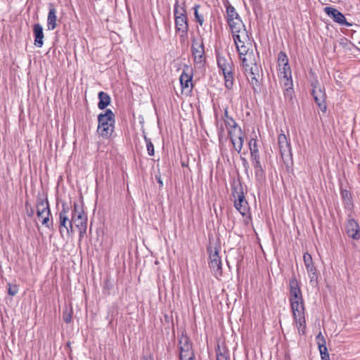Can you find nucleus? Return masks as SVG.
<instances>
[{
    "label": "nucleus",
    "mask_w": 360,
    "mask_h": 360,
    "mask_svg": "<svg viewBox=\"0 0 360 360\" xmlns=\"http://www.w3.org/2000/svg\"><path fill=\"white\" fill-rule=\"evenodd\" d=\"M187 16L186 8H180L179 0H175L174 5V18Z\"/></svg>",
    "instance_id": "29"
},
{
    "label": "nucleus",
    "mask_w": 360,
    "mask_h": 360,
    "mask_svg": "<svg viewBox=\"0 0 360 360\" xmlns=\"http://www.w3.org/2000/svg\"><path fill=\"white\" fill-rule=\"evenodd\" d=\"M319 352L323 360H330L327 348L321 349V351H319Z\"/></svg>",
    "instance_id": "47"
},
{
    "label": "nucleus",
    "mask_w": 360,
    "mask_h": 360,
    "mask_svg": "<svg viewBox=\"0 0 360 360\" xmlns=\"http://www.w3.org/2000/svg\"><path fill=\"white\" fill-rule=\"evenodd\" d=\"M309 276L310 278V283H313L314 281L316 282L318 278V275L316 272V267L314 265L309 266V267H306Z\"/></svg>",
    "instance_id": "32"
},
{
    "label": "nucleus",
    "mask_w": 360,
    "mask_h": 360,
    "mask_svg": "<svg viewBox=\"0 0 360 360\" xmlns=\"http://www.w3.org/2000/svg\"><path fill=\"white\" fill-rule=\"evenodd\" d=\"M340 194H341L342 198L343 199L344 202L347 205L352 204V193L349 191H347L346 189H341Z\"/></svg>",
    "instance_id": "33"
},
{
    "label": "nucleus",
    "mask_w": 360,
    "mask_h": 360,
    "mask_svg": "<svg viewBox=\"0 0 360 360\" xmlns=\"http://www.w3.org/2000/svg\"><path fill=\"white\" fill-rule=\"evenodd\" d=\"M224 123L226 127L228 129V131L229 130H236V129L240 128L238 124L236 122V121L229 115L228 108H226L224 110Z\"/></svg>",
    "instance_id": "23"
},
{
    "label": "nucleus",
    "mask_w": 360,
    "mask_h": 360,
    "mask_svg": "<svg viewBox=\"0 0 360 360\" xmlns=\"http://www.w3.org/2000/svg\"><path fill=\"white\" fill-rule=\"evenodd\" d=\"M51 215H48V213H45L43 215V217H41L42 219L41 224L44 225L46 227L51 230H53V220L49 219V217Z\"/></svg>",
    "instance_id": "37"
},
{
    "label": "nucleus",
    "mask_w": 360,
    "mask_h": 360,
    "mask_svg": "<svg viewBox=\"0 0 360 360\" xmlns=\"http://www.w3.org/2000/svg\"><path fill=\"white\" fill-rule=\"evenodd\" d=\"M289 290L290 297L289 301H303L302 293L300 283L296 278L295 276L293 275L289 280Z\"/></svg>",
    "instance_id": "12"
},
{
    "label": "nucleus",
    "mask_w": 360,
    "mask_h": 360,
    "mask_svg": "<svg viewBox=\"0 0 360 360\" xmlns=\"http://www.w3.org/2000/svg\"><path fill=\"white\" fill-rule=\"evenodd\" d=\"M98 134L103 139L111 136L115 129V115L110 109H108L105 113H101L98 116Z\"/></svg>",
    "instance_id": "1"
},
{
    "label": "nucleus",
    "mask_w": 360,
    "mask_h": 360,
    "mask_svg": "<svg viewBox=\"0 0 360 360\" xmlns=\"http://www.w3.org/2000/svg\"><path fill=\"white\" fill-rule=\"evenodd\" d=\"M179 345L180 349V359L184 358V356H191V354H193L190 339L184 333H182L181 336L179 338Z\"/></svg>",
    "instance_id": "14"
},
{
    "label": "nucleus",
    "mask_w": 360,
    "mask_h": 360,
    "mask_svg": "<svg viewBox=\"0 0 360 360\" xmlns=\"http://www.w3.org/2000/svg\"><path fill=\"white\" fill-rule=\"evenodd\" d=\"M279 71H280V76L282 77L283 76H290L292 75L291 69L289 64H287V66L285 65H281V67H279Z\"/></svg>",
    "instance_id": "38"
},
{
    "label": "nucleus",
    "mask_w": 360,
    "mask_h": 360,
    "mask_svg": "<svg viewBox=\"0 0 360 360\" xmlns=\"http://www.w3.org/2000/svg\"><path fill=\"white\" fill-rule=\"evenodd\" d=\"M346 233L347 236L352 239L358 240L360 238V227L358 222L353 218L347 219L346 224Z\"/></svg>",
    "instance_id": "17"
},
{
    "label": "nucleus",
    "mask_w": 360,
    "mask_h": 360,
    "mask_svg": "<svg viewBox=\"0 0 360 360\" xmlns=\"http://www.w3.org/2000/svg\"><path fill=\"white\" fill-rule=\"evenodd\" d=\"M249 147L250 150V154L254 153V151H255L257 153H259V149L257 147L256 139H251V140L249 142Z\"/></svg>",
    "instance_id": "41"
},
{
    "label": "nucleus",
    "mask_w": 360,
    "mask_h": 360,
    "mask_svg": "<svg viewBox=\"0 0 360 360\" xmlns=\"http://www.w3.org/2000/svg\"><path fill=\"white\" fill-rule=\"evenodd\" d=\"M72 309H65L63 312V319L66 323H70L72 321Z\"/></svg>",
    "instance_id": "40"
},
{
    "label": "nucleus",
    "mask_w": 360,
    "mask_h": 360,
    "mask_svg": "<svg viewBox=\"0 0 360 360\" xmlns=\"http://www.w3.org/2000/svg\"><path fill=\"white\" fill-rule=\"evenodd\" d=\"M174 29L176 33L179 34L181 41L184 42L189 29L188 16L174 18Z\"/></svg>",
    "instance_id": "11"
},
{
    "label": "nucleus",
    "mask_w": 360,
    "mask_h": 360,
    "mask_svg": "<svg viewBox=\"0 0 360 360\" xmlns=\"http://www.w3.org/2000/svg\"><path fill=\"white\" fill-rule=\"evenodd\" d=\"M8 294L11 296H15L18 292V287L17 285L8 284Z\"/></svg>",
    "instance_id": "44"
},
{
    "label": "nucleus",
    "mask_w": 360,
    "mask_h": 360,
    "mask_svg": "<svg viewBox=\"0 0 360 360\" xmlns=\"http://www.w3.org/2000/svg\"><path fill=\"white\" fill-rule=\"evenodd\" d=\"M200 7V6L199 4H195L194 6L193 7V9L194 11V17H195L196 22L200 26H202L204 23L205 20H204L203 15L198 13V9Z\"/></svg>",
    "instance_id": "31"
},
{
    "label": "nucleus",
    "mask_w": 360,
    "mask_h": 360,
    "mask_svg": "<svg viewBox=\"0 0 360 360\" xmlns=\"http://www.w3.org/2000/svg\"><path fill=\"white\" fill-rule=\"evenodd\" d=\"M45 213L51 215L47 198H39L37 202V214L38 217H43Z\"/></svg>",
    "instance_id": "20"
},
{
    "label": "nucleus",
    "mask_w": 360,
    "mask_h": 360,
    "mask_svg": "<svg viewBox=\"0 0 360 360\" xmlns=\"http://www.w3.org/2000/svg\"><path fill=\"white\" fill-rule=\"evenodd\" d=\"M217 63L219 70L223 72L229 70H234V65L231 58L227 55L226 56L223 53L217 52Z\"/></svg>",
    "instance_id": "13"
},
{
    "label": "nucleus",
    "mask_w": 360,
    "mask_h": 360,
    "mask_svg": "<svg viewBox=\"0 0 360 360\" xmlns=\"http://www.w3.org/2000/svg\"><path fill=\"white\" fill-rule=\"evenodd\" d=\"M98 97L99 99V102L98 103V107L99 109L103 110L110 105L111 98L107 93L104 91H100L98 93Z\"/></svg>",
    "instance_id": "24"
},
{
    "label": "nucleus",
    "mask_w": 360,
    "mask_h": 360,
    "mask_svg": "<svg viewBox=\"0 0 360 360\" xmlns=\"http://www.w3.org/2000/svg\"><path fill=\"white\" fill-rule=\"evenodd\" d=\"M207 252H209L210 255V268L213 270L216 276H221V260L219 255V250L217 248H215L214 250L213 251L212 248H208Z\"/></svg>",
    "instance_id": "10"
},
{
    "label": "nucleus",
    "mask_w": 360,
    "mask_h": 360,
    "mask_svg": "<svg viewBox=\"0 0 360 360\" xmlns=\"http://www.w3.org/2000/svg\"><path fill=\"white\" fill-rule=\"evenodd\" d=\"M290 304L293 318L304 315V300L290 302Z\"/></svg>",
    "instance_id": "22"
},
{
    "label": "nucleus",
    "mask_w": 360,
    "mask_h": 360,
    "mask_svg": "<svg viewBox=\"0 0 360 360\" xmlns=\"http://www.w3.org/2000/svg\"><path fill=\"white\" fill-rule=\"evenodd\" d=\"M249 68L250 70V73L252 75L251 77V79H250V84L252 86V88L255 90H256V87L259 86V82L258 79L256 77L255 72H253V68L252 66H250Z\"/></svg>",
    "instance_id": "39"
},
{
    "label": "nucleus",
    "mask_w": 360,
    "mask_h": 360,
    "mask_svg": "<svg viewBox=\"0 0 360 360\" xmlns=\"http://www.w3.org/2000/svg\"><path fill=\"white\" fill-rule=\"evenodd\" d=\"M287 64H289L287 54L284 51H280L278 54V67H281L283 65L287 66Z\"/></svg>",
    "instance_id": "35"
},
{
    "label": "nucleus",
    "mask_w": 360,
    "mask_h": 360,
    "mask_svg": "<svg viewBox=\"0 0 360 360\" xmlns=\"http://www.w3.org/2000/svg\"><path fill=\"white\" fill-rule=\"evenodd\" d=\"M283 94L285 99L292 100L294 94L293 87L283 89Z\"/></svg>",
    "instance_id": "43"
},
{
    "label": "nucleus",
    "mask_w": 360,
    "mask_h": 360,
    "mask_svg": "<svg viewBox=\"0 0 360 360\" xmlns=\"http://www.w3.org/2000/svg\"><path fill=\"white\" fill-rule=\"evenodd\" d=\"M303 259L304 262L305 267H309V266L314 265L312 257L311 255H309L308 252H306L303 255Z\"/></svg>",
    "instance_id": "42"
},
{
    "label": "nucleus",
    "mask_w": 360,
    "mask_h": 360,
    "mask_svg": "<svg viewBox=\"0 0 360 360\" xmlns=\"http://www.w3.org/2000/svg\"><path fill=\"white\" fill-rule=\"evenodd\" d=\"M250 160L255 169L256 178L262 179L264 176V171L260 162L259 153H257L254 151V153L250 154Z\"/></svg>",
    "instance_id": "18"
},
{
    "label": "nucleus",
    "mask_w": 360,
    "mask_h": 360,
    "mask_svg": "<svg viewBox=\"0 0 360 360\" xmlns=\"http://www.w3.org/2000/svg\"><path fill=\"white\" fill-rule=\"evenodd\" d=\"M143 360H153V357L151 355L149 356H144Z\"/></svg>",
    "instance_id": "50"
},
{
    "label": "nucleus",
    "mask_w": 360,
    "mask_h": 360,
    "mask_svg": "<svg viewBox=\"0 0 360 360\" xmlns=\"http://www.w3.org/2000/svg\"><path fill=\"white\" fill-rule=\"evenodd\" d=\"M194 354H191V356H184V358L180 359V360H194Z\"/></svg>",
    "instance_id": "48"
},
{
    "label": "nucleus",
    "mask_w": 360,
    "mask_h": 360,
    "mask_svg": "<svg viewBox=\"0 0 360 360\" xmlns=\"http://www.w3.org/2000/svg\"><path fill=\"white\" fill-rule=\"evenodd\" d=\"M281 84L283 85V89L292 87V75L281 77Z\"/></svg>",
    "instance_id": "36"
},
{
    "label": "nucleus",
    "mask_w": 360,
    "mask_h": 360,
    "mask_svg": "<svg viewBox=\"0 0 360 360\" xmlns=\"http://www.w3.org/2000/svg\"><path fill=\"white\" fill-rule=\"evenodd\" d=\"M192 78L193 76L191 74L185 72L184 71L179 78L181 87L183 89H187L192 87Z\"/></svg>",
    "instance_id": "27"
},
{
    "label": "nucleus",
    "mask_w": 360,
    "mask_h": 360,
    "mask_svg": "<svg viewBox=\"0 0 360 360\" xmlns=\"http://www.w3.org/2000/svg\"><path fill=\"white\" fill-rule=\"evenodd\" d=\"M70 221L77 222L76 226L79 230V240H81L86 232L87 216L84 213L83 208L79 207L77 202H74L72 210V217Z\"/></svg>",
    "instance_id": "4"
},
{
    "label": "nucleus",
    "mask_w": 360,
    "mask_h": 360,
    "mask_svg": "<svg viewBox=\"0 0 360 360\" xmlns=\"http://www.w3.org/2000/svg\"><path fill=\"white\" fill-rule=\"evenodd\" d=\"M226 7L227 13V22L240 19L238 13L236 12L235 8L232 5L228 4Z\"/></svg>",
    "instance_id": "28"
},
{
    "label": "nucleus",
    "mask_w": 360,
    "mask_h": 360,
    "mask_svg": "<svg viewBox=\"0 0 360 360\" xmlns=\"http://www.w3.org/2000/svg\"><path fill=\"white\" fill-rule=\"evenodd\" d=\"M143 136L144 141L146 144L148 154L150 156H153L155 155V148H154V146H153L151 140L147 137V136L144 131H143Z\"/></svg>",
    "instance_id": "30"
},
{
    "label": "nucleus",
    "mask_w": 360,
    "mask_h": 360,
    "mask_svg": "<svg viewBox=\"0 0 360 360\" xmlns=\"http://www.w3.org/2000/svg\"><path fill=\"white\" fill-rule=\"evenodd\" d=\"M231 32L234 43L243 42L244 39H248V34L241 19L228 22Z\"/></svg>",
    "instance_id": "7"
},
{
    "label": "nucleus",
    "mask_w": 360,
    "mask_h": 360,
    "mask_svg": "<svg viewBox=\"0 0 360 360\" xmlns=\"http://www.w3.org/2000/svg\"><path fill=\"white\" fill-rule=\"evenodd\" d=\"M316 343L318 345L319 350L321 351V349L327 348L326 341L321 332H319L316 337Z\"/></svg>",
    "instance_id": "34"
},
{
    "label": "nucleus",
    "mask_w": 360,
    "mask_h": 360,
    "mask_svg": "<svg viewBox=\"0 0 360 360\" xmlns=\"http://www.w3.org/2000/svg\"><path fill=\"white\" fill-rule=\"evenodd\" d=\"M240 160H241V162H242L243 167L244 168L245 173L247 175H248V171H249V169H250L249 163H248V160L245 158L241 157Z\"/></svg>",
    "instance_id": "46"
},
{
    "label": "nucleus",
    "mask_w": 360,
    "mask_h": 360,
    "mask_svg": "<svg viewBox=\"0 0 360 360\" xmlns=\"http://www.w3.org/2000/svg\"><path fill=\"white\" fill-rule=\"evenodd\" d=\"M293 320L297 328L298 333L300 335H304L306 333L305 316H297L296 318H293Z\"/></svg>",
    "instance_id": "25"
},
{
    "label": "nucleus",
    "mask_w": 360,
    "mask_h": 360,
    "mask_svg": "<svg viewBox=\"0 0 360 360\" xmlns=\"http://www.w3.org/2000/svg\"><path fill=\"white\" fill-rule=\"evenodd\" d=\"M325 13L330 17L335 22L341 25L351 27L352 25L348 22L345 15L338 9L327 6L324 8Z\"/></svg>",
    "instance_id": "15"
},
{
    "label": "nucleus",
    "mask_w": 360,
    "mask_h": 360,
    "mask_svg": "<svg viewBox=\"0 0 360 360\" xmlns=\"http://www.w3.org/2000/svg\"><path fill=\"white\" fill-rule=\"evenodd\" d=\"M191 52L194 61L197 64L202 65L205 61V47L202 39H192Z\"/></svg>",
    "instance_id": "8"
},
{
    "label": "nucleus",
    "mask_w": 360,
    "mask_h": 360,
    "mask_svg": "<svg viewBox=\"0 0 360 360\" xmlns=\"http://www.w3.org/2000/svg\"><path fill=\"white\" fill-rule=\"evenodd\" d=\"M180 8H186V1H184L183 2H181L180 4Z\"/></svg>",
    "instance_id": "51"
},
{
    "label": "nucleus",
    "mask_w": 360,
    "mask_h": 360,
    "mask_svg": "<svg viewBox=\"0 0 360 360\" xmlns=\"http://www.w3.org/2000/svg\"><path fill=\"white\" fill-rule=\"evenodd\" d=\"M235 45L238 52L239 58L245 70H248L252 65L256 66L253 51L250 48L251 44L249 42V37L248 39H244L243 42L235 43ZM255 68H257V67Z\"/></svg>",
    "instance_id": "3"
},
{
    "label": "nucleus",
    "mask_w": 360,
    "mask_h": 360,
    "mask_svg": "<svg viewBox=\"0 0 360 360\" xmlns=\"http://www.w3.org/2000/svg\"><path fill=\"white\" fill-rule=\"evenodd\" d=\"M156 179H157L158 182V184H159V185H160V187L163 186V182H162V181L161 180L160 176H156Z\"/></svg>",
    "instance_id": "49"
},
{
    "label": "nucleus",
    "mask_w": 360,
    "mask_h": 360,
    "mask_svg": "<svg viewBox=\"0 0 360 360\" xmlns=\"http://www.w3.org/2000/svg\"><path fill=\"white\" fill-rule=\"evenodd\" d=\"M57 27L56 9L50 4L47 16V30H53Z\"/></svg>",
    "instance_id": "21"
},
{
    "label": "nucleus",
    "mask_w": 360,
    "mask_h": 360,
    "mask_svg": "<svg viewBox=\"0 0 360 360\" xmlns=\"http://www.w3.org/2000/svg\"><path fill=\"white\" fill-rule=\"evenodd\" d=\"M231 194L234 198L235 208L243 216L249 214V205L245 200L243 187L240 180H234L231 184Z\"/></svg>",
    "instance_id": "2"
},
{
    "label": "nucleus",
    "mask_w": 360,
    "mask_h": 360,
    "mask_svg": "<svg viewBox=\"0 0 360 360\" xmlns=\"http://www.w3.org/2000/svg\"><path fill=\"white\" fill-rule=\"evenodd\" d=\"M69 207L65 204L62 205V210L59 212V232L62 238L65 234L70 237L74 233L72 221L68 217Z\"/></svg>",
    "instance_id": "5"
},
{
    "label": "nucleus",
    "mask_w": 360,
    "mask_h": 360,
    "mask_svg": "<svg viewBox=\"0 0 360 360\" xmlns=\"http://www.w3.org/2000/svg\"><path fill=\"white\" fill-rule=\"evenodd\" d=\"M33 34L34 37V44L38 48L42 47L44 45V32L43 27L39 23L33 25Z\"/></svg>",
    "instance_id": "19"
},
{
    "label": "nucleus",
    "mask_w": 360,
    "mask_h": 360,
    "mask_svg": "<svg viewBox=\"0 0 360 360\" xmlns=\"http://www.w3.org/2000/svg\"><path fill=\"white\" fill-rule=\"evenodd\" d=\"M311 85L312 87L311 94L314 97V99L316 105L319 106V108L322 112H326L327 105L326 101V94L325 88L323 86H321L319 83L318 80L316 79L314 82H312Z\"/></svg>",
    "instance_id": "6"
},
{
    "label": "nucleus",
    "mask_w": 360,
    "mask_h": 360,
    "mask_svg": "<svg viewBox=\"0 0 360 360\" xmlns=\"http://www.w3.org/2000/svg\"><path fill=\"white\" fill-rule=\"evenodd\" d=\"M224 79V86L226 89L231 90L234 85L233 70H229L222 73Z\"/></svg>",
    "instance_id": "26"
},
{
    "label": "nucleus",
    "mask_w": 360,
    "mask_h": 360,
    "mask_svg": "<svg viewBox=\"0 0 360 360\" xmlns=\"http://www.w3.org/2000/svg\"><path fill=\"white\" fill-rule=\"evenodd\" d=\"M278 144L279 146L280 154L283 162H285L288 160H292V154L290 143L284 134L281 133L278 135Z\"/></svg>",
    "instance_id": "9"
},
{
    "label": "nucleus",
    "mask_w": 360,
    "mask_h": 360,
    "mask_svg": "<svg viewBox=\"0 0 360 360\" xmlns=\"http://www.w3.org/2000/svg\"><path fill=\"white\" fill-rule=\"evenodd\" d=\"M229 135L235 150L238 153H240L243 145V133L241 128L236 129V130H229Z\"/></svg>",
    "instance_id": "16"
},
{
    "label": "nucleus",
    "mask_w": 360,
    "mask_h": 360,
    "mask_svg": "<svg viewBox=\"0 0 360 360\" xmlns=\"http://www.w3.org/2000/svg\"><path fill=\"white\" fill-rule=\"evenodd\" d=\"M219 350L217 351V360H229V356L226 354L222 353L219 349V346H218Z\"/></svg>",
    "instance_id": "45"
}]
</instances>
